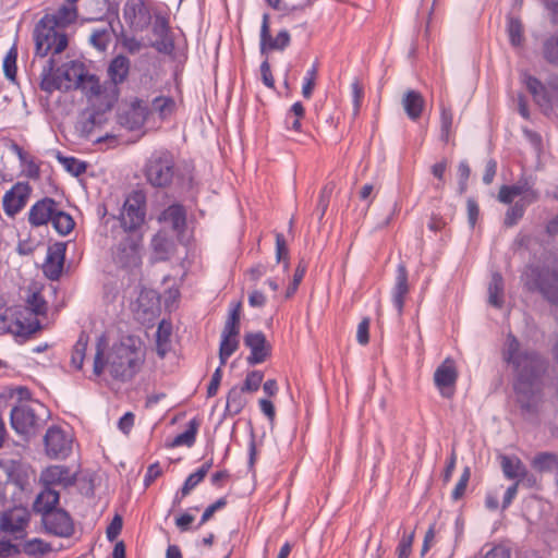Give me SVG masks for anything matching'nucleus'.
I'll return each mask as SVG.
<instances>
[{
	"instance_id": "1",
	"label": "nucleus",
	"mask_w": 558,
	"mask_h": 558,
	"mask_svg": "<svg viewBox=\"0 0 558 558\" xmlns=\"http://www.w3.org/2000/svg\"><path fill=\"white\" fill-rule=\"evenodd\" d=\"M502 360L513 367L514 390L521 407L530 410L541 391V378L546 372V361L535 351H521L515 336L508 333L501 351Z\"/></svg>"
},
{
	"instance_id": "2",
	"label": "nucleus",
	"mask_w": 558,
	"mask_h": 558,
	"mask_svg": "<svg viewBox=\"0 0 558 558\" xmlns=\"http://www.w3.org/2000/svg\"><path fill=\"white\" fill-rule=\"evenodd\" d=\"M106 339L99 338L96 344L93 372L100 376L105 367H108L110 375L119 380L132 379L141 369L145 361V349L143 341L134 336H125L114 343L104 360Z\"/></svg>"
},
{
	"instance_id": "3",
	"label": "nucleus",
	"mask_w": 558,
	"mask_h": 558,
	"mask_svg": "<svg viewBox=\"0 0 558 558\" xmlns=\"http://www.w3.org/2000/svg\"><path fill=\"white\" fill-rule=\"evenodd\" d=\"M529 291H538L551 304L558 305V272L547 267L529 266L522 275Z\"/></svg>"
},
{
	"instance_id": "4",
	"label": "nucleus",
	"mask_w": 558,
	"mask_h": 558,
	"mask_svg": "<svg viewBox=\"0 0 558 558\" xmlns=\"http://www.w3.org/2000/svg\"><path fill=\"white\" fill-rule=\"evenodd\" d=\"M50 23L48 17H41L35 26L36 56L41 58L50 52L53 54L61 53L68 47L66 34Z\"/></svg>"
},
{
	"instance_id": "5",
	"label": "nucleus",
	"mask_w": 558,
	"mask_h": 558,
	"mask_svg": "<svg viewBox=\"0 0 558 558\" xmlns=\"http://www.w3.org/2000/svg\"><path fill=\"white\" fill-rule=\"evenodd\" d=\"M142 232L122 233L112 251V259L119 267L132 271L142 265Z\"/></svg>"
},
{
	"instance_id": "6",
	"label": "nucleus",
	"mask_w": 558,
	"mask_h": 558,
	"mask_svg": "<svg viewBox=\"0 0 558 558\" xmlns=\"http://www.w3.org/2000/svg\"><path fill=\"white\" fill-rule=\"evenodd\" d=\"M174 158L167 149L154 151L145 163L144 173L149 184L155 187H167L174 177Z\"/></svg>"
},
{
	"instance_id": "7",
	"label": "nucleus",
	"mask_w": 558,
	"mask_h": 558,
	"mask_svg": "<svg viewBox=\"0 0 558 558\" xmlns=\"http://www.w3.org/2000/svg\"><path fill=\"white\" fill-rule=\"evenodd\" d=\"M241 312V302H233L230 304L228 318L221 331L219 345V360L221 365H226L228 359L239 349Z\"/></svg>"
},
{
	"instance_id": "8",
	"label": "nucleus",
	"mask_w": 558,
	"mask_h": 558,
	"mask_svg": "<svg viewBox=\"0 0 558 558\" xmlns=\"http://www.w3.org/2000/svg\"><path fill=\"white\" fill-rule=\"evenodd\" d=\"M145 215V197L142 193L135 192L126 198L119 217L122 233L141 232Z\"/></svg>"
},
{
	"instance_id": "9",
	"label": "nucleus",
	"mask_w": 558,
	"mask_h": 558,
	"mask_svg": "<svg viewBox=\"0 0 558 558\" xmlns=\"http://www.w3.org/2000/svg\"><path fill=\"white\" fill-rule=\"evenodd\" d=\"M40 329L36 318L27 319L22 312L7 308L0 314V331L27 337Z\"/></svg>"
},
{
	"instance_id": "10",
	"label": "nucleus",
	"mask_w": 558,
	"mask_h": 558,
	"mask_svg": "<svg viewBox=\"0 0 558 558\" xmlns=\"http://www.w3.org/2000/svg\"><path fill=\"white\" fill-rule=\"evenodd\" d=\"M517 196H523L520 201L522 203L533 204L538 201L539 193L534 189L532 180L522 177L512 185H501L497 198L502 204L511 205Z\"/></svg>"
},
{
	"instance_id": "11",
	"label": "nucleus",
	"mask_w": 558,
	"mask_h": 558,
	"mask_svg": "<svg viewBox=\"0 0 558 558\" xmlns=\"http://www.w3.org/2000/svg\"><path fill=\"white\" fill-rule=\"evenodd\" d=\"M44 441L47 456L51 459H65L72 451V436L58 426L47 429Z\"/></svg>"
},
{
	"instance_id": "12",
	"label": "nucleus",
	"mask_w": 558,
	"mask_h": 558,
	"mask_svg": "<svg viewBox=\"0 0 558 558\" xmlns=\"http://www.w3.org/2000/svg\"><path fill=\"white\" fill-rule=\"evenodd\" d=\"M107 120L106 111H93L78 121L76 129L84 138L100 143L109 137L108 133L100 132Z\"/></svg>"
},
{
	"instance_id": "13",
	"label": "nucleus",
	"mask_w": 558,
	"mask_h": 558,
	"mask_svg": "<svg viewBox=\"0 0 558 558\" xmlns=\"http://www.w3.org/2000/svg\"><path fill=\"white\" fill-rule=\"evenodd\" d=\"M243 341L244 345L251 351L250 355L246 357V362L250 366L262 364L270 356L271 345L267 341L264 332H246Z\"/></svg>"
},
{
	"instance_id": "14",
	"label": "nucleus",
	"mask_w": 558,
	"mask_h": 558,
	"mask_svg": "<svg viewBox=\"0 0 558 558\" xmlns=\"http://www.w3.org/2000/svg\"><path fill=\"white\" fill-rule=\"evenodd\" d=\"M11 426L21 435L29 434L40 420L37 409L29 404H20L11 410Z\"/></svg>"
},
{
	"instance_id": "15",
	"label": "nucleus",
	"mask_w": 558,
	"mask_h": 558,
	"mask_svg": "<svg viewBox=\"0 0 558 558\" xmlns=\"http://www.w3.org/2000/svg\"><path fill=\"white\" fill-rule=\"evenodd\" d=\"M32 189L28 183L19 182L9 190L2 198L3 210L7 216L14 217L25 206Z\"/></svg>"
},
{
	"instance_id": "16",
	"label": "nucleus",
	"mask_w": 558,
	"mask_h": 558,
	"mask_svg": "<svg viewBox=\"0 0 558 558\" xmlns=\"http://www.w3.org/2000/svg\"><path fill=\"white\" fill-rule=\"evenodd\" d=\"M458 379V371L452 359L447 357L435 371L434 383L442 397L453 395V387Z\"/></svg>"
},
{
	"instance_id": "17",
	"label": "nucleus",
	"mask_w": 558,
	"mask_h": 558,
	"mask_svg": "<svg viewBox=\"0 0 558 558\" xmlns=\"http://www.w3.org/2000/svg\"><path fill=\"white\" fill-rule=\"evenodd\" d=\"M28 521L29 514L26 509L14 508L2 514L0 527L3 532L13 535L15 539H20L25 536Z\"/></svg>"
},
{
	"instance_id": "18",
	"label": "nucleus",
	"mask_w": 558,
	"mask_h": 558,
	"mask_svg": "<svg viewBox=\"0 0 558 558\" xmlns=\"http://www.w3.org/2000/svg\"><path fill=\"white\" fill-rule=\"evenodd\" d=\"M43 517V523L46 530L58 536H70L73 532V522L71 517L63 509L48 511Z\"/></svg>"
},
{
	"instance_id": "19",
	"label": "nucleus",
	"mask_w": 558,
	"mask_h": 558,
	"mask_svg": "<svg viewBox=\"0 0 558 558\" xmlns=\"http://www.w3.org/2000/svg\"><path fill=\"white\" fill-rule=\"evenodd\" d=\"M291 41L290 34L287 29L280 31L275 38L270 35L269 15H263L260 26V51L265 53L270 50H284Z\"/></svg>"
},
{
	"instance_id": "20",
	"label": "nucleus",
	"mask_w": 558,
	"mask_h": 558,
	"mask_svg": "<svg viewBox=\"0 0 558 558\" xmlns=\"http://www.w3.org/2000/svg\"><path fill=\"white\" fill-rule=\"evenodd\" d=\"M65 244L58 242L48 247L46 260L44 263V274L50 280H58L62 274L64 258H65Z\"/></svg>"
},
{
	"instance_id": "21",
	"label": "nucleus",
	"mask_w": 558,
	"mask_h": 558,
	"mask_svg": "<svg viewBox=\"0 0 558 558\" xmlns=\"http://www.w3.org/2000/svg\"><path fill=\"white\" fill-rule=\"evenodd\" d=\"M75 475L65 465H50L40 474L43 487H69L75 483Z\"/></svg>"
},
{
	"instance_id": "22",
	"label": "nucleus",
	"mask_w": 558,
	"mask_h": 558,
	"mask_svg": "<svg viewBox=\"0 0 558 558\" xmlns=\"http://www.w3.org/2000/svg\"><path fill=\"white\" fill-rule=\"evenodd\" d=\"M57 71L61 83L64 84L63 89L78 87L86 76L84 64L74 60L62 64Z\"/></svg>"
},
{
	"instance_id": "23",
	"label": "nucleus",
	"mask_w": 558,
	"mask_h": 558,
	"mask_svg": "<svg viewBox=\"0 0 558 558\" xmlns=\"http://www.w3.org/2000/svg\"><path fill=\"white\" fill-rule=\"evenodd\" d=\"M57 202L52 198H43L34 204L28 213V221L34 227H39L51 221L56 209Z\"/></svg>"
},
{
	"instance_id": "24",
	"label": "nucleus",
	"mask_w": 558,
	"mask_h": 558,
	"mask_svg": "<svg viewBox=\"0 0 558 558\" xmlns=\"http://www.w3.org/2000/svg\"><path fill=\"white\" fill-rule=\"evenodd\" d=\"M409 290L407 267L403 264H399L397 267L396 282L391 291L392 304L399 316L403 313L405 296Z\"/></svg>"
},
{
	"instance_id": "25",
	"label": "nucleus",
	"mask_w": 558,
	"mask_h": 558,
	"mask_svg": "<svg viewBox=\"0 0 558 558\" xmlns=\"http://www.w3.org/2000/svg\"><path fill=\"white\" fill-rule=\"evenodd\" d=\"M159 220L168 225L173 231L181 233L186 223L185 209L179 204L170 205L161 213Z\"/></svg>"
},
{
	"instance_id": "26",
	"label": "nucleus",
	"mask_w": 558,
	"mask_h": 558,
	"mask_svg": "<svg viewBox=\"0 0 558 558\" xmlns=\"http://www.w3.org/2000/svg\"><path fill=\"white\" fill-rule=\"evenodd\" d=\"M131 68V61L128 57L119 54L114 57L108 65V77L111 83L119 85L128 80Z\"/></svg>"
},
{
	"instance_id": "27",
	"label": "nucleus",
	"mask_w": 558,
	"mask_h": 558,
	"mask_svg": "<svg viewBox=\"0 0 558 558\" xmlns=\"http://www.w3.org/2000/svg\"><path fill=\"white\" fill-rule=\"evenodd\" d=\"M402 106L408 118L416 121L423 113L425 100L421 93L410 89L403 95Z\"/></svg>"
},
{
	"instance_id": "28",
	"label": "nucleus",
	"mask_w": 558,
	"mask_h": 558,
	"mask_svg": "<svg viewBox=\"0 0 558 558\" xmlns=\"http://www.w3.org/2000/svg\"><path fill=\"white\" fill-rule=\"evenodd\" d=\"M43 17H48L51 22L50 24H53L59 28H64L75 23L77 20V7L69 3L62 4L54 13L45 14Z\"/></svg>"
},
{
	"instance_id": "29",
	"label": "nucleus",
	"mask_w": 558,
	"mask_h": 558,
	"mask_svg": "<svg viewBox=\"0 0 558 558\" xmlns=\"http://www.w3.org/2000/svg\"><path fill=\"white\" fill-rule=\"evenodd\" d=\"M500 464L504 475L509 480L522 482L527 476L525 465L518 457L500 456Z\"/></svg>"
},
{
	"instance_id": "30",
	"label": "nucleus",
	"mask_w": 558,
	"mask_h": 558,
	"mask_svg": "<svg viewBox=\"0 0 558 558\" xmlns=\"http://www.w3.org/2000/svg\"><path fill=\"white\" fill-rule=\"evenodd\" d=\"M146 8L143 0H128L123 8V17L131 26L146 22Z\"/></svg>"
},
{
	"instance_id": "31",
	"label": "nucleus",
	"mask_w": 558,
	"mask_h": 558,
	"mask_svg": "<svg viewBox=\"0 0 558 558\" xmlns=\"http://www.w3.org/2000/svg\"><path fill=\"white\" fill-rule=\"evenodd\" d=\"M59 499V492L51 487H44L35 499L34 510L44 515L48 511L57 509L56 506L58 505Z\"/></svg>"
},
{
	"instance_id": "32",
	"label": "nucleus",
	"mask_w": 558,
	"mask_h": 558,
	"mask_svg": "<svg viewBox=\"0 0 558 558\" xmlns=\"http://www.w3.org/2000/svg\"><path fill=\"white\" fill-rule=\"evenodd\" d=\"M54 60L49 59L41 73L40 88L47 93L63 89L64 84L59 78L58 71L53 72Z\"/></svg>"
},
{
	"instance_id": "33",
	"label": "nucleus",
	"mask_w": 558,
	"mask_h": 558,
	"mask_svg": "<svg viewBox=\"0 0 558 558\" xmlns=\"http://www.w3.org/2000/svg\"><path fill=\"white\" fill-rule=\"evenodd\" d=\"M172 333V324L162 319L156 331V350L160 357H163L170 349V337Z\"/></svg>"
},
{
	"instance_id": "34",
	"label": "nucleus",
	"mask_w": 558,
	"mask_h": 558,
	"mask_svg": "<svg viewBox=\"0 0 558 558\" xmlns=\"http://www.w3.org/2000/svg\"><path fill=\"white\" fill-rule=\"evenodd\" d=\"M245 390L240 386H233L227 396L226 410L233 415L239 414L247 403Z\"/></svg>"
},
{
	"instance_id": "35",
	"label": "nucleus",
	"mask_w": 558,
	"mask_h": 558,
	"mask_svg": "<svg viewBox=\"0 0 558 558\" xmlns=\"http://www.w3.org/2000/svg\"><path fill=\"white\" fill-rule=\"evenodd\" d=\"M488 302L500 308L504 304V279L499 272H494L488 286Z\"/></svg>"
},
{
	"instance_id": "36",
	"label": "nucleus",
	"mask_w": 558,
	"mask_h": 558,
	"mask_svg": "<svg viewBox=\"0 0 558 558\" xmlns=\"http://www.w3.org/2000/svg\"><path fill=\"white\" fill-rule=\"evenodd\" d=\"M199 427V421L197 418H193L189 422L187 428L185 432L177 435L170 446L171 447H192L195 444L197 430Z\"/></svg>"
},
{
	"instance_id": "37",
	"label": "nucleus",
	"mask_w": 558,
	"mask_h": 558,
	"mask_svg": "<svg viewBox=\"0 0 558 558\" xmlns=\"http://www.w3.org/2000/svg\"><path fill=\"white\" fill-rule=\"evenodd\" d=\"M50 222L54 230L61 235L69 234L75 225L73 218L69 214L60 210L58 207Z\"/></svg>"
},
{
	"instance_id": "38",
	"label": "nucleus",
	"mask_w": 558,
	"mask_h": 558,
	"mask_svg": "<svg viewBox=\"0 0 558 558\" xmlns=\"http://www.w3.org/2000/svg\"><path fill=\"white\" fill-rule=\"evenodd\" d=\"M532 466L539 472L555 471L558 468V457L549 452L538 453L532 460Z\"/></svg>"
},
{
	"instance_id": "39",
	"label": "nucleus",
	"mask_w": 558,
	"mask_h": 558,
	"mask_svg": "<svg viewBox=\"0 0 558 558\" xmlns=\"http://www.w3.org/2000/svg\"><path fill=\"white\" fill-rule=\"evenodd\" d=\"M88 344V336L85 332H82L73 347L71 354V364L76 369H81L83 366V362L86 354V349Z\"/></svg>"
},
{
	"instance_id": "40",
	"label": "nucleus",
	"mask_w": 558,
	"mask_h": 558,
	"mask_svg": "<svg viewBox=\"0 0 558 558\" xmlns=\"http://www.w3.org/2000/svg\"><path fill=\"white\" fill-rule=\"evenodd\" d=\"M305 110L300 101H296L290 108V111L286 116L287 129L293 131H301V119L304 117Z\"/></svg>"
},
{
	"instance_id": "41",
	"label": "nucleus",
	"mask_w": 558,
	"mask_h": 558,
	"mask_svg": "<svg viewBox=\"0 0 558 558\" xmlns=\"http://www.w3.org/2000/svg\"><path fill=\"white\" fill-rule=\"evenodd\" d=\"M16 60H17V47L16 45H13L9 51L7 52L4 59H3V72L8 80L11 82H15L16 80V73H17V66H16Z\"/></svg>"
},
{
	"instance_id": "42",
	"label": "nucleus",
	"mask_w": 558,
	"mask_h": 558,
	"mask_svg": "<svg viewBox=\"0 0 558 558\" xmlns=\"http://www.w3.org/2000/svg\"><path fill=\"white\" fill-rule=\"evenodd\" d=\"M153 109L160 118L166 119L174 112L175 101L171 97L159 96L153 100Z\"/></svg>"
},
{
	"instance_id": "43",
	"label": "nucleus",
	"mask_w": 558,
	"mask_h": 558,
	"mask_svg": "<svg viewBox=\"0 0 558 558\" xmlns=\"http://www.w3.org/2000/svg\"><path fill=\"white\" fill-rule=\"evenodd\" d=\"M527 205L529 204L522 202H517L515 204L511 205L506 211L504 225L508 228L515 226L524 216Z\"/></svg>"
},
{
	"instance_id": "44",
	"label": "nucleus",
	"mask_w": 558,
	"mask_h": 558,
	"mask_svg": "<svg viewBox=\"0 0 558 558\" xmlns=\"http://www.w3.org/2000/svg\"><path fill=\"white\" fill-rule=\"evenodd\" d=\"M203 480L204 477L202 476V473L194 472L190 474L180 492L175 495L174 504L180 505L182 499L186 497Z\"/></svg>"
},
{
	"instance_id": "45",
	"label": "nucleus",
	"mask_w": 558,
	"mask_h": 558,
	"mask_svg": "<svg viewBox=\"0 0 558 558\" xmlns=\"http://www.w3.org/2000/svg\"><path fill=\"white\" fill-rule=\"evenodd\" d=\"M151 245L159 259H167L172 248V242L161 233L153 238Z\"/></svg>"
},
{
	"instance_id": "46",
	"label": "nucleus",
	"mask_w": 558,
	"mask_h": 558,
	"mask_svg": "<svg viewBox=\"0 0 558 558\" xmlns=\"http://www.w3.org/2000/svg\"><path fill=\"white\" fill-rule=\"evenodd\" d=\"M318 74V64L315 62L306 72L304 80H303V86H302V95L305 99H310L313 95L315 85H316V78Z\"/></svg>"
},
{
	"instance_id": "47",
	"label": "nucleus",
	"mask_w": 558,
	"mask_h": 558,
	"mask_svg": "<svg viewBox=\"0 0 558 558\" xmlns=\"http://www.w3.org/2000/svg\"><path fill=\"white\" fill-rule=\"evenodd\" d=\"M264 379V373L260 371H251L246 374L243 385L240 386L243 390L248 393L256 392Z\"/></svg>"
},
{
	"instance_id": "48",
	"label": "nucleus",
	"mask_w": 558,
	"mask_h": 558,
	"mask_svg": "<svg viewBox=\"0 0 558 558\" xmlns=\"http://www.w3.org/2000/svg\"><path fill=\"white\" fill-rule=\"evenodd\" d=\"M452 123H453V113L449 108H441L440 113V126H441V140L444 142H449V138L452 134Z\"/></svg>"
},
{
	"instance_id": "49",
	"label": "nucleus",
	"mask_w": 558,
	"mask_h": 558,
	"mask_svg": "<svg viewBox=\"0 0 558 558\" xmlns=\"http://www.w3.org/2000/svg\"><path fill=\"white\" fill-rule=\"evenodd\" d=\"M508 35L512 46H520L523 40V27L519 19L509 17Z\"/></svg>"
},
{
	"instance_id": "50",
	"label": "nucleus",
	"mask_w": 558,
	"mask_h": 558,
	"mask_svg": "<svg viewBox=\"0 0 558 558\" xmlns=\"http://www.w3.org/2000/svg\"><path fill=\"white\" fill-rule=\"evenodd\" d=\"M89 43L99 51H105L110 43V32L108 28L93 31Z\"/></svg>"
},
{
	"instance_id": "51",
	"label": "nucleus",
	"mask_w": 558,
	"mask_h": 558,
	"mask_svg": "<svg viewBox=\"0 0 558 558\" xmlns=\"http://www.w3.org/2000/svg\"><path fill=\"white\" fill-rule=\"evenodd\" d=\"M524 82L526 88L537 101H547L545 87L539 80L531 75H525Z\"/></svg>"
},
{
	"instance_id": "52",
	"label": "nucleus",
	"mask_w": 558,
	"mask_h": 558,
	"mask_svg": "<svg viewBox=\"0 0 558 558\" xmlns=\"http://www.w3.org/2000/svg\"><path fill=\"white\" fill-rule=\"evenodd\" d=\"M59 161L63 165L66 171L75 177H78L86 171V165L75 157L59 156Z\"/></svg>"
},
{
	"instance_id": "53",
	"label": "nucleus",
	"mask_w": 558,
	"mask_h": 558,
	"mask_svg": "<svg viewBox=\"0 0 558 558\" xmlns=\"http://www.w3.org/2000/svg\"><path fill=\"white\" fill-rule=\"evenodd\" d=\"M22 551L27 555H43L49 550L48 545L41 539L34 538L22 544Z\"/></svg>"
},
{
	"instance_id": "54",
	"label": "nucleus",
	"mask_w": 558,
	"mask_h": 558,
	"mask_svg": "<svg viewBox=\"0 0 558 558\" xmlns=\"http://www.w3.org/2000/svg\"><path fill=\"white\" fill-rule=\"evenodd\" d=\"M352 92V102H353V118H356L360 113V109L362 106V100L364 97V89L362 84L357 78H355L351 84Z\"/></svg>"
},
{
	"instance_id": "55",
	"label": "nucleus",
	"mask_w": 558,
	"mask_h": 558,
	"mask_svg": "<svg viewBox=\"0 0 558 558\" xmlns=\"http://www.w3.org/2000/svg\"><path fill=\"white\" fill-rule=\"evenodd\" d=\"M544 57L551 64H558V36L548 38L544 44Z\"/></svg>"
},
{
	"instance_id": "56",
	"label": "nucleus",
	"mask_w": 558,
	"mask_h": 558,
	"mask_svg": "<svg viewBox=\"0 0 558 558\" xmlns=\"http://www.w3.org/2000/svg\"><path fill=\"white\" fill-rule=\"evenodd\" d=\"M27 310L35 315H44L47 311V303L39 293H33L27 300Z\"/></svg>"
},
{
	"instance_id": "57",
	"label": "nucleus",
	"mask_w": 558,
	"mask_h": 558,
	"mask_svg": "<svg viewBox=\"0 0 558 558\" xmlns=\"http://www.w3.org/2000/svg\"><path fill=\"white\" fill-rule=\"evenodd\" d=\"M470 476H471V471H470V468H464L458 483L456 484L453 490H452V494H451V498L453 500H459L463 497V495L465 494V490H466V487H468V483L470 481Z\"/></svg>"
},
{
	"instance_id": "58",
	"label": "nucleus",
	"mask_w": 558,
	"mask_h": 558,
	"mask_svg": "<svg viewBox=\"0 0 558 558\" xmlns=\"http://www.w3.org/2000/svg\"><path fill=\"white\" fill-rule=\"evenodd\" d=\"M414 541V531L407 534L403 533L398 546H397V555L398 558H409L412 551V545Z\"/></svg>"
},
{
	"instance_id": "59",
	"label": "nucleus",
	"mask_w": 558,
	"mask_h": 558,
	"mask_svg": "<svg viewBox=\"0 0 558 558\" xmlns=\"http://www.w3.org/2000/svg\"><path fill=\"white\" fill-rule=\"evenodd\" d=\"M288 247L282 233H276V259L278 263L283 262L284 268H288Z\"/></svg>"
},
{
	"instance_id": "60",
	"label": "nucleus",
	"mask_w": 558,
	"mask_h": 558,
	"mask_svg": "<svg viewBox=\"0 0 558 558\" xmlns=\"http://www.w3.org/2000/svg\"><path fill=\"white\" fill-rule=\"evenodd\" d=\"M369 325L371 319L368 317H364L357 325L356 340L362 345L367 344L369 341Z\"/></svg>"
},
{
	"instance_id": "61",
	"label": "nucleus",
	"mask_w": 558,
	"mask_h": 558,
	"mask_svg": "<svg viewBox=\"0 0 558 558\" xmlns=\"http://www.w3.org/2000/svg\"><path fill=\"white\" fill-rule=\"evenodd\" d=\"M471 174L470 166L466 161H461L458 166V177H459V191L460 193H464L468 186V180Z\"/></svg>"
},
{
	"instance_id": "62",
	"label": "nucleus",
	"mask_w": 558,
	"mask_h": 558,
	"mask_svg": "<svg viewBox=\"0 0 558 558\" xmlns=\"http://www.w3.org/2000/svg\"><path fill=\"white\" fill-rule=\"evenodd\" d=\"M226 505H227V499L225 497H222V498H219L214 504H211L210 506H208L205 509V511L201 518L199 526L203 525L204 523H206L208 520H210L211 517L215 514V512L225 508Z\"/></svg>"
},
{
	"instance_id": "63",
	"label": "nucleus",
	"mask_w": 558,
	"mask_h": 558,
	"mask_svg": "<svg viewBox=\"0 0 558 558\" xmlns=\"http://www.w3.org/2000/svg\"><path fill=\"white\" fill-rule=\"evenodd\" d=\"M222 366L223 365L220 364L216 368V371L214 372V374L211 376L210 383L207 387V397L208 398L216 396L218 392V389H219V386H220V383L222 379Z\"/></svg>"
},
{
	"instance_id": "64",
	"label": "nucleus",
	"mask_w": 558,
	"mask_h": 558,
	"mask_svg": "<svg viewBox=\"0 0 558 558\" xmlns=\"http://www.w3.org/2000/svg\"><path fill=\"white\" fill-rule=\"evenodd\" d=\"M153 47L159 52L171 53L174 49V44L170 36H162L153 44Z\"/></svg>"
}]
</instances>
